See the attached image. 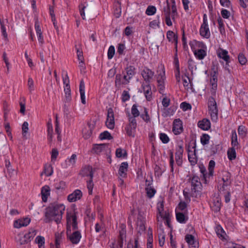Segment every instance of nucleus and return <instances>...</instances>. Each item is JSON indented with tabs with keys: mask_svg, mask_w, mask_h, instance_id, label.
I'll return each instance as SVG.
<instances>
[{
	"mask_svg": "<svg viewBox=\"0 0 248 248\" xmlns=\"http://www.w3.org/2000/svg\"><path fill=\"white\" fill-rule=\"evenodd\" d=\"M65 210V206L63 204L52 203L46 209L44 221L49 223L54 221L57 224L61 222L62 215Z\"/></svg>",
	"mask_w": 248,
	"mask_h": 248,
	"instance_id": "nucleus-1",
	"label": "nucleus"
},
{
	"mask_svg": "<svg viewBox=\"0 0 248 248\" xmlns=\"http://www.w3.org/2000/svg\"><path fill=\"white\" fill-rule=\"evenodd\" d=\"M67 237L73 244H77L79 242L81 235L80 232L78 231H75L72 234L71 232V225H72L73 230L78 229L77 217L74 213H67Z\"/></svg>",
	"mask_w": 248,
	"mask_h": 248,
	"instance_id": "nucleus-2",
	"label": "nucleus"
},
{
	"mask_svg": "<svg viewBox=\"0 0 248 248\" xmlns=\"http://www.w3.org/2000/svg\"><path fill=\"white\" fill-rule=\"evenodd\" d=\"M191 188L190 190L186 188L183 190L184 196L186 201H190V197H197L200 194L202 189V184L200 178L197 176H194L191 180Z\"/></svg>",
	"mask_w": 248,
	"mask_h": 248,
	"instance_id": "nucleus-3",
	"label": "nucleus"
},
{
	"mask_svg": "<svg viewBox=\"0 0 248 248\" xmlns=\"http://www.w3.org/2000/svg\"><path fill=\"white\" fill-rule=\"evenodd\" d=\"M191 49L193 50L194 55L199 60H202L206 55V52L202 48L205 45L201 42L193 40L189 43Z\"/></svg>",
	"mask_w": 248,
	"mask_h": 248,
	"instance_id": "nucleus-4",
	"label": "nucleus"
},
{
	"mask_svg": "<svg viewBox=\"0 0 248 248\" xmlns=\"http://www.w3.org/2000/svg\"><path fill=\"white\" fill-rule=\"evenodd\" d=\"M200 33L202 36L207 39L209 38L210 36V32L208 28L207 19L205 14L203 15V23L200 28Z\"/></svg>",
	"mask_w": 248,
	"mask_h": 248,
	"instance_id": "nucleus-5",
	"label": "nucleus"
},
{
	"mask_svg": "<svg viewBox=\"0 0 248 248\" xmlns=\"http://www.w3.org/2000/svg\"><path fill=\"white\" fill-rule=\"evenodd\" d=\"M190 144L192 146V148L194 149V151H192L190 150V147H188L187 149L188 158L191 164L192 165H194L197 163V158L196 157L195 149L196 146V141H193L192 142H191Z\"/></svg>",
	"mask_w": 248,
	"mask_h": 248,
	"instance_id": "nucleus-6",
	"label": "nucleus"
},
{
	"mask_svg": "<svg viewBox=\"0 0 248 248\" xmlns=\"http://www.w3.org/2000/svg\"><path fill=\"white\" fill-rule=\"evenodd\" d=\"M129 124L125 127V130L128 136L134 137V132L137 127V122L135 118L131 117L129 119Z\"/></svg>",
	"mask_w": 248,
	"mask_h": 248,
	"instance_id": "nucleus-7",
	"label": "nucleus"
},
{
	"mask_svg": "<svg viewBox=\"0 0 248 248\" xmlns=\"http://www.w3.org/2000/svg\"><path fill=\"white\" fill-rule=\"evenodd\" d=\"M107 127L110 129H113L114 127V112L112 108H109L108 109L107 118L106 122Z\"/></svg>",
	"mask_w": 248,
	"mask_h": 248,
	"instance_id": "nucleus-8",
	"label": "nucleus"
},
{
	"mask_svg": "<svg viewBox=\"0 0 248 248\" xmlns=\"http://www.w3.org/2000/svg\"><path fill=\"white\" fill-rule=\"evenodd\" d=\"M141 74L146 83H150L154 76L155 73L149 68L145 67L141 71Z\"/></svg>",
	"mask_w": 248,
	"mask_h": 248,
	"instance_id": "nucleus-9",
	"label": "nucleus"
},
{
	"mask_svg": "<svg viewBox=\"0 0 248 248\" xmlns=\"http://www.w3.org/2000/svg\"><path fill=\"white\" fill-rule=\"evenodd\" d=\"M183 131L182 122L180 119H175L173 123L172 132L177 135L181 134Z\"/></svg>",
	"mask_w": 248,
	"mask_h": 248,
	"instance_id": "nucleus-10",
	"label": "nucleus"
},
{
	"mask_svg": "<svg viewBox=\"0 0 248 248\" xmlns=\"http://www.w3.org/2000/svg\"><path fill=\"white\" fill-rule=\"evenodd\" d=\"M222 179L223 181V184L220 187V190L222 191L227 190L228 189L227 187L231 184V174L229 172H225Z\"/></svg>",
	"mask_w": 248,
	"mask_h": 248,
	"instance_id": "nucleus-11",
	"label": "nucleus"
},
{
	"mask_svg": "<svg viewBox=\"0 0 248 248\" xmlns=\"http://www.w3.org/2000/svg\"><path fill=\"white\" fill-rule=\"evenodd\" d=\"M125 70L126 74L124 75V79L125 80L126 82H124V83L127 84L135 74V68L133 66H129L126 68Z\"/></svg>",
	"mask_w": 248,
	"mask_h": 248,
	"instance_id": "nucleus-12",
	"label": "nucleus"
},
{
	"mask_svg": "<svg viewBox=\"0 0 248 248\" xmlns=\"http://www.w3.org/2000/svg\"><path fill=\"white\" fill-rule=\"evenodd\" d=\"M94 153L100 154L101 153H106L108 151H109L108 146L106 144H100L94 145L93 148Z\"/></svg>",
	"mask_w": 248,
	"mask_h": 248,
	"instance_id": "nucleus-13",
	"label": "nucleus"
},
{
	"mask_svg": "<svg viewBox=\"0 0 248 248\" xmlns=\"http://www.w3.org/2000/svg\"><path fill=\"white\" fill-rule=\"evenodd\" d=\"M82 196V193L79 189L75 190L72 193L67 197V200L69 202H75L80 200Z\"/></svg>",
	"mask_w": 248,
	"mask_h": 248,
	"instance_id": "nucleus-14",
	"label": "nucleus"
},
{
	"mask_svg": "<svg viewBox=\"0 0 248 248\" xmlns=\"http://www.w3.org/2000/svg\"><path fill=\"white\" fill-rule=\"evenodd\" d=\"M142 88L147 100L151 101L152 99V92L150 83H142Z\"/></svg>",
	"mask_w": 248,
	"mask_h": 248,
	"instance_id": "nucleus-15",
	"label": "nucleus"
},
{
	"mask_svg": "<svg viewBox=\"0 0 248 248\" xmlns=\"http://www.w3.org/2000/svg\"><path fill=\"white\" fill-rule=\"evenodd\" d=\"M185 240L189 245V248H199V243L195 240V237L192 234H186Z\"/></svg>",
	"mask_w": 248,
	"mask_h": 248,
	"instance_id": "nucleus-16",
	"label": "nucleus"
},
{
	"mask_svg": "<svg viewBox=\"0 0 248 248\" xmlns=\"http://www.w3.org/2000/svg\"><path fill=\"white\" fill-rule=\"evenodd\" d=\"M166 78L165 76V71H164L162 74H160L158 75V77L157 78V82H158V88L159 92L160 93H163L165 86H164V80Z\"/></svg>",
	"mask_w": 248,
	"mask_h": 248,
	"instance_id": "nucleus-17",
	"label": "nucleus"
},
{
	"mask_svg": "<svg viewBox=\"0 0 248 248\" xmlns=\"http://www.w3.org/2000/svg\"><path fill=\"white\" fill-rule=\"evenodd\" d=\"M183 151L184 150L183 146L181 145H178L175 153V160L176 163L178 166H181L182 164V156Z\"/></svg>",
	"mask_w": 248,
	"mask_h": 248,
	"instance_id": "nucleus-18",
	"label": "nucleus"
},
{
	"mask_svg": "<svg viewBox=\"0 0 248 248\" xmlns=\"http://www.w3.org/2000/svg\"><path fill=\"white\" fill-rule=\"evenodd\" d=\"M35 29L36 32L38 40L41 46H42L44 43V37L42 35V31L39 25V23L38 20L35 22Z\"/></svg>",
	"mask_w": 248,
	"mask_h": 248,
	"instance_id": "nucleus-19",
	"label": "nucleus"
},
{
	"mask_svg": "<svg viewBox=\"0 0 248 248\" xmlns=\"http://www.w3.org/2000/svg\"><path fill=\"white\" fill-rule=\"evenodd\" d=\"M128 166V165L127 162H124L121 163L118 170V174L120 177L122 178L126 177Z\"/></svg>",
	"mask_w": 248,
	"mask_h": 248,
	"instance_id": "nucleus-20",
	"label": "nucleus"
},
{
	"mask_svg": "<svg viewBox=\"0 0 248 248\" xmlns=\"http://www.w3.org/2000/svg\"><path fill=\"white\" fill-rule=\"evenodd\" d=\"M217 72L214 71L213 73L212 74V78L210 79V83L212 85L211 92L213 93H216V90L217 89Z\"/></svg>",
	"mask_w": 248,
	"mask_h": 248,
	"instance_id": "nucleus-21",
	"label": "nucleus"
},
{
	"mask_svg": "<svg viewBox=\"0 0 248 248\" xmlns=\"http://www.w3.org/2000/svg\"><path fill=\"white\" fill-rule=\"evenodd\" d=\"M31 219L25 218L23 219H18L15 221L14 226L15 228H20L23 226H27L30 222Z\"/></svg>",
	"mask_w": 248,
	"mask_h": 248,
	"instance_id": "nucleus-22",
	"label": "nucleus"
},
{
	"mask_svg": "<svg viewBox=\"0 0 248 248\" xmlns=\"http://www.w3.org/2000/svg\"><path fill=\"white\" fill-rule=\"evenodd\" d=\"M210 121L207 119H203L198 123V127L203 130H208L210 128Z\"/></svg>",
	"mask_w": 248,
	"mask_h": 248,
	"instance_id": "nucleus-23",
	"label": "nucleus"
},
{
	"mask_svg": "<svg viewBox=\"0 0 248 248\" xmlns=\"http://www.w3.org/2000/svg\"><path fill=\"white\" fill-rule=\"evenodd\" d=\"M217 56L223 59L226 62V64L229 62L230 57L227 50L219 48L217 51Z\"/></svg>",
	"mask_w": 248,
	"mask_h": 248,
	"instance_id": "nucleus-24",
	"label": "nucleus"
},
{
	"mask_svg": "<svg viewBox=\"0 0 248 248\" xmlns=\"http://www.w3.org/2000/svg\"><path fill=\"white\" fill-rule=\"evenodd\" d=\"M50 188L47 186L42 187L41 189L42 199L43 202H46L47 197L50 194Z\"/></svg>",
	"mask_w": 248,
	"mask_h": 248,
	"instance_id": "nucleus-25",
	"label": "nucleus"
},
{
	"mask_svg": "<svg viewBox=\"0 0 248 248\" xmlns=\"http://www.w3.org/2000/svg\"><path fill=\"white\" fill-rule=\"evenodd\" d=\"M79 92L80 94L81 102L85 104V85L83 80L80 81L79 85Z\"/></svg>",
	"mask_w": 248,
	"mask_h": 248,
	"instance_id": "nucleus-26",
	"label": "nucleus"
},
{
	"mask_svg": "<svg viewBox=\"0 0 248 248\" xmlns=\"http://www.w3.org/2000/svg\"><path fill=\"white\" fill-rule=\"evenodd\" d=\"M82 174L83 176H89L90 178H93V168L90 166H85L82 170Z\"/></svg>",
	"mask_w": 248,
	"mask_h": 248,
	"instance_id": "nucleus-27",
	"label": "nucleus"
},
{
	"mask_svg": "<svg viewBox=\"0 0 248 248\" xmlns=\"http://www.w3.org/2000/svg\"><path fill=\"white\" fill-rule=\"evenodd\" d=\"M221 203L220 201L218 199H216L213 200L212 204L211 207L212 210L215 212H219L220 210Z\"/></svg>",
	"mask_w": 248,
	"mask_h": 248,
	"instance_id": "nucleus-28",
	"label": "nucleus"
},
{
	"mask_svg": "<svg viewBox=\"0 0 248 248\" xmlns=\"http://www.w3.org/2000/svg\"><path fill=\"white\" fill-rule=\"evenodd\" d=\"M167 37L170 42L178 43V37L172 31H169L167 33Z\"/></svg>",
	"mask_w": 248,
	"mask_h": 248,
	"instance_id": "nucleus-29",
	"label": "nucleus"
},
{
	"mask_svg": "<svg viewBox=\"0 0 248 248\" xmlns=\"http://www.w3.org/2000/svg\"><path fill=\"white\" fill-rule=\"evenodd\" d=\"M43 172L46 176H50L52 175L53 170L51 165L49 164H46L44 166Z\"/></svg>",
	"mask_w": 248,
	"mask_h": 248,
	"instance_id": "nucleus-30",
	"label": "nucleus"
},
{
	"mask_svg": "<svg viewBox=\"0 0 248 248\" xmlns=\"http://www.w3.org/2000/svg\"><path fill=\"white\" fill-rule=\"evenodd\" d=\"M36 234V231L33 229H31L29 232L24 235L25 238L27 239L28 242L31 241V239Z\"/></svg>",
	"mask_w": 248,
	"mask_h": 248,
	"instance_id": "nucleus-31",
	"label": "nucleus"
},
{
	"mask_svg": "<svg viewBox=\"0 0 248 248\" xmlns=\"http://www.w3.org/2000/svg\"><path fill=\"white\" fill-rule=\"evenodd\" d=\"M145 191L147 196L150 199L153 198L156 192L153 187H145Z\"/></svg>",
	"mask_w": 248,
	"mask_h": 248,
	"instance_id": "nucleus-32",
	"label": "nucleus"
},
{
	"mask_svg": "<svg viewBox=\"0 0 248 248\" xmlns=\"http://www.w3.org/2000/svg\"><path fill=\"white\" fill-rule=\"evenodd\" d=\"M64 91L66 100L67 102L70 101L71 99V89L70 85H68L67 84L66 86H65L64 88Z\"/></svg>",
	"mask_w": 248,
	"mask_h": 248,
	"instance_id": "nucleus-33",
	"label": "nucleus"
},
{
	"mask_svg": "<svg viewBox=\"0 0 248 248\" xmlns=\"http://www.w3.org/2000/svg\"><path fill=\"white\" fill-rule=\"evenodd\" d=\"M235 148V147H232L228 151V157L230 160H232L236 158V152Z\"/></svg>",
	"mask_w": 248,
	"mask_h": 248,
	"instance_id": "nucleus-34",
	"label": "nucleus"
},
{
	"mask_svg": "<svg viewBox=\"0 0 248 248\" xmlns=\"http://www.w3.org/2000/svg\"><path fill=\"white\" fill-rule=\"evenodd\" d=\"M35 241L38 245L39 248H45V238L43 236H37Z\"/></svg>",
	"mask_w": 248,
	"mask_h": 248,
	"instance_id": "nucleus-35",
	"label": "nucleus"
},
{
	"mask_svg": "<svg viewBox=\"0 0 248 248\" xmlns=\"http://www.w3.org/2000/svg\"><path fill=\"white\" fill-rule=\"evenodd\" d=\"M176 217L177 220L181 223H185L186 221L185 215L182 213H176Z\"/></svg>",
	"mask_w": 248,
	"mask_h": 248,
	"instance_id": "nucleus-36",
	"label": "nucleus"
},
{
	"mask_svg": "<svg viewBox=\"0 0 248 248\" xmlns=\"http://www.w3.org/2000/svg\"><path fill=\"white\" fill-rule=\"evenodd\" d=\"M215 166V162L214 160H210L208 165V176L212 177L213 175L214 169Z\"/></svg>",
	"mask_w": 248,
	"mask_h": 248,
	"instance_id": "nucleus-37",
	"label": "nucleus"
},
{
	"mask_svg": "<svg viewBox=\"0 0 248 248\" xmlns=\"http://www.w3.org/2000/svg\"><path fill=\"white\" fill-rule=\"evenodd\" d=\"M209 113L210 114L212 120L213 121L216 122L218 119L217 109H212L211 110H209Z\"/></svg>",
	"mask_w": 248,
	"mask_h": 248,
	"instance_id": "nucleus-38",
	"label": "nucleus"
},
{
	"mask_svg": "<svg viewBox=\"0 0 248 248\" xmlns=\"http://www.w3.org/2000/svg\"><path fill=\"white\" fill-rule=\"evenodd\" d=\"M127 155L126 150L122 148H118L116 150V156L118 158L124 157Z\"/></svg>",
	"mask_w": 248,
	"mask_h": 248,
	"instance_id": "nucleus-39",
	"label": "nucleus"
},
{
	"mask_svg": "<svg viewBox=\"0 0 248 248\" xmlns=\"http://www.w3.org/2000/svg\"><path fill=\"white\" fill-rule=\"evenodd\" d=\"M99 138L101 140H111L113 139V137L111 135L110 133L107 131H105L102 133H101L99 135Z\"/></svg>",
	"mask_w": 248,
	"mask_h": 248,
	"instance_id": "nucleus-40",
	"label": "nucleus"
},
{
	"mask_svg": "<svg viewBox=\"0 0 248 248\" xmlns=\"http://www.w3.org/2000/svg\"><path fill=\"white\" fill-rule=\"evenodd\" d=\"M238 132L239 136L242 137H245L247 135V128L244 125H240L238 128Z\"/></svg>",
	"mask_w": 248,
	"mask_h": 248,
	"instance_id": "nucleus-41",
	"label": "nucleus"
},
{
	"mask_svg": "<svg viewBox=\"0 0 248 248\" xmlns=\"http://www.w3.org/2000/svg\"><path fill=\"white\" fill-rule=\"evenodd\" d=\"M210 140V136L206 134H202L201 137V142L203 145L208 144Z\"/></svg>",
	"mask_w": 248,
	"mask_h": 248,
	"instance_id": "nucleus-42",
	"label": "nucleus"
},
{
	"mask_svg": "<svg viewBox=\"0 0 248 248\" xmlns=\"http://www.w3.org/2000/svg\"><path fill=\"white\" fill-rule=\"evenodd\" d=\"M156 11V9L155 6H148L145 13L146 15L148 16H152L154 15Z\"/></svg>",
	"mask_w": 248,
	"mask_h": 248,
	"instance_id": "nucleus-43",
	"label": "nucleus"
},
{
	"mask_svg": "<svg viewBox=\"0 0 248 248\" xmlns=\"http://www.w3.org/2000/svg\"><path fill=\"white\" fill-rule=\"evenodd\" d=\"M159 138L161 141L164 143L166 144L168 143L170 141V139L167 134L163 133H161L159 134Z\"/></svg>",
	"mask_w": 248,
	"mask_h": 248,
	"instance_id": "nucleus-44",
	"label": "nucleus"
},
{
	"mask_svg": "<svg viewBox=\"0 0 248 248\" xmlns=\"http://www.w3.org/2000/svg\"><path fill=\"white\" fill-rule=\"evenodd\" d=\"M131 113L133 115V118H135L140 115V112L137 108V105L136 104H134L132 106L131 108Z\"/></svg>",
	"mask_w": 248,
	"mask_h": 248,
	"instance_id": "nucleus-45",
	"label": "nucleus"
},
{
	"mask_svg": "<svg viewBox=\"0 0 248 248\" xmlns=\"http://www.w3.org/2000/svg\"><path fill=\"white\" fill-rule=\"evenodd\" d=\"M232 147H237L238 145L237 135L235 131L232 134Z\"/></svg>",
	"mask_w": 248,
	"mask_h": 248,
	"instance_id": "nucleus-46",
	"label": "nucleus"
},
{
	"mask_svg": "<svg viewBox=\"0 0 248 248\" xmlns=\"http://www.w3.org/2000/svg\"><path fill=\"white\" fill-rule=\"evenodd\" d=\"M216 233L219 238L221 239H224V234L225 232L220 226H219L217 227Z\"/></svg>",
	"mask_w": 248,
	"mask_h": 248,
	"instance_id": "nucleus-47",
	"label": "nucleus"
},
{
	"mask_svg": "<svg viewBox=\"0 0 248 248\" xmlns=\"http://www.w3.org/2000/svg\"><path fill=\"white\" fill-rule=\"evenodd\" d=\"M115 48L113 46H110L108 51V59H111L115 54Z\"/></svg>",
	"mask_w": 248,
	"mask_h": 248,
	"instance_id": "nucleus-48",
	"label": "nucleus"
},
{
	"mask_svg": "<svg viewBox=\"0 0 248 248\" xmlns=\"http://www.w3.org/2000/svg\"><path fill=\"white\" fill-rule=\"evenodd\" d=\"M217 22L219 25V29L221 34L225 33V29L224 27V23L223 20L219 17L217 19Z\"/></svg>",
	"mask_w": 248,
	"mask_h": 248,
	"instance_id": "nucleus-49",
	"label": "nucleus"
},
{
	"mask_svg": "<svg viewBox=\"0 0 248 248\" xmlns=\"http://www.w3.org/2000/svg\"><path fill=\"white\" fill-rule=\"evenodd\" d=\"M144 114H142L140 115V117L142 118V119L146 122V123H148L150 122V118L149 117V115L148 113L147 109L146 108H144Z\"/></svg>",
	"mask_w": 248,
	"mask_h": 248,
	"instance_id": "nucleus-50",
	"label": "nucleus"
},
{
	"mask_svg": "<svg viewBox=\"0 0 248 248\" xmlns=\"http://www.w3.org/2000/svg\"><path fill=\"white\" fill-rule=\"evenodd\" d=\"M93 187V178H90V180L87 181V188L89 191V194H92Z\"/></svg>",
	"mask_w": 248,
	"mask_h": 248,
	"instance_id": "nucleus-51",
	"label": "nucleus"
},
{
	"mask_svg": "<svg viewBox=\"0 0 248 248\" xmlns=\"http://www.w3.org/2000/svg\"><path fill=\"white\" fill-rule=\"evenodd\" d=\"M180 108L184 111L191 109V106L190 104L186 102H182L180 104Z\"/></svg>",
	"mask_w": 248,
	"mask_h": 248,
	"instance_id": "nucleus-52",
	"label": "nucleus"
},
{
	"mask_svg": "<svg viewBox=\"0 0 248 248\" xmlns=\"http://www.w3.org/2000/svg\"><path fill=\"white\" fill-rule=\"evenodd\" d=\"M79 11L80 16L82 17L83 19H85V9L86 8V6L84 5L82 3H81L79 5Z\"/></svg>",
	"mask_w": 248,
	"mask_h": 248,
	"instance_id": "nucleus-53",
	"label": "nucleus"
},
{
	"mask_svg": "<svg viewBox=\"0 0 248 248\" xmlns=\"http://www.w3.org/2000/svg\"><path fill=\"white\" fill-rule=\"evenodd\" d=\"M130 98V95L128 91H124L122 93V100L123 102L128 100Z\"/></svg>",
	"mask_w": 248,
	"mask_h": 248,
	"instance_id": "nucleus-54",
	"label": "nucleus"
},
{
	"mask_svg": "<svg viewBox=\"0 0 248 248\" xmlns=\"http://www.w3.org/2000/svg\"><path fill=\"white\" fill-rule=\"evenodd\" d=\"M28 125L29 124L27 122H24L22 124V131L23 136H25L26 133L28 132L29 130Z\"/></svg>",
	"mask_w": 248,
	"mask_h": 248,
	"instance_id": "nucleus-55",
	"label": "nucleus"
},
{
	"mask_svg": "<svg viewBox=\"0 0 248 248\" xmlns=\"http://www.w3.org/2000/svg\"><path fill=\"white\" fill-rule=\"evenodd\" d=\"M77 159V155L75 154H73L71 157L68 160V165L74 166L76 163V160Z\"/></svg>",
	"mask_w": 248,
	"mask_h": 248,
	"instance_id": "nucleus-56",
	"label": "nucleus"
},
{
	"mask_svg": "<svg viewBox=\"0 0 248 248\" xmlns=\"http://www.w3.org/2000/svg\"><path fill=\"white\" fill-rule=\"evenodd\" d=\"M167 5L163 8V12L164 13L165 17L170 16V7L168 1H167Z\"/></svg>",
	"mask_w": 248,
	"mask_h": 248,
	"instance_id": "nucleus-57",
	"label": "nucleus"
},
{
	"mask_svg": "<svg viewBox=\"0 0 248 248\" xmlns=\"http://www.w3.org/2000/svg\"><path fill=\"white\" fill-rule=\"evenodd\" d=\"M238 59L239 62L242 65L245 64L247 62V58L243 54H239Z\"/></svg>",
	"mask_w": 248,
	"mask_h": 248,
	"instance_id": "nucleus-58",
	"label": "nucleus"
},
{
	"mask_svg": "<svg viewBox=\"0 0 248 248\" xmlns=\"http://www.w3.org/2000/svg\"><path fill=\"white\" fill-rule=\"evenodd\" d=\"M28 86L30 92H31L34 90V83L31 78H28Z\"/></svg>",
	"mask_w": 248,
	"mask_h": 248,
	"instance_id": "nucleus-59",
	"label": "nucleus"
},
{
	"mask_svg": "<svg viewBox=\"0 0 248 248\" xmlns=\"http://www.w3.org/2000/svg\"><path fill=\"white\" fill-rule=\"evenodd\" d=\"M200 169L201 172L202 173L203 177L205 179V181H206V179L207 177L209 178L210 177L208 176V173H206V170L205 168L202 166H200Z\"/></svg>",
	"mask_w": 248,
	"mask_h": 248,
	"instance_id": "nucleus-60",
	"label": "nucleus"
},
{
	"mask_svg": "<svg viewBox=\"0 0 248 248\" xmlns=\"http://www.w3.org/2000/svg\"><path fill=\"white\" fill-rule=\"evenodd\" d=\"M216 105H217V103H216V101L215 98L212 96H210L209 98L208 102V108L210 107L211 106L214 107V106H216Z\"/></svg>",
	"mask_w": 248,
	"mask_h": 248,
	"instance_id": "nucleus-61",
	"label": "nucleus"
},
{
	"mask_svg": "<svg viewBox=\"0 0 248 248\" xmlns=\"http://www.w3.org/2000/svg\"><path fill=\"white\" fill-rule=\"evenodd\" d=\"M59 153L57 149H53L51 152V161H55Z\"/></svg>",
	"mask_w": 248,
	"mask_h": 248,
	"instance_id": "nucleus-62",
	"label": "nucleus"
},
{
	"mask_svg": "<svg viewBox=\"0 0 248 248\" xmlns=\"http://www.w3.org/2000/svg\"><path fill=\"white\" fill-rule=\"evenodd\" d=\"M126 237V231L123 229L119 232V240H124Z\"/></svg>",
	"mask_w": 248,
	"mask_h": 248,
	"instance_id": "nucleus-63",
	"label": "nucleus"
},
{
	"mask_svg": "<svg viewBox=\"0 0 248 248\" xmlns=\"http://www.w3.org/2000/svg\"><path fill=\"white\" fill-rule=\"evenodd\" d=\"M61 239V236L60 234H56L55 236V245L56 248H60V241Z\"/></svg>",
	"mask_w": 248,
	"mask_h": 248,
	"instance_id": "nucleus-64",
	"label": "nucleus"
}]
</instances>
